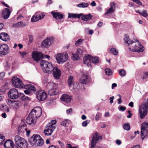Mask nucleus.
<instances>
[{
    "mask_svg": "<svg viewBox=\"0 0 148 148\" xmlns=\"http://www.w3.org/2000/svg\"><path fill=\"white\" fill-rule=\"evenodd\" d=\"M42 113L41 108L40 107H35L30 112L26 119V122L29 125H34L37 120L41 116Z\"/></svg>",
    "mask_w": 148,
    "mask_h": 148,
    "instance_id": "nucleus-1",
    "label": "nucleus"
},
{
    "mask_svg": "<svg viewBox=\"0 0 148 148\" xmlns=\"http://www.w3.org/2000/svg\"><path fill=\"white\" fill-rule=\"evenodd\" d=\"M124 40L125 42L128 45H132V48L129 47V49L134 52H142L143 51V47L140 44L139 40H135L134 41L131 40L127 35H125Z\"/></svg>",
    "mask_w": 148,
    "mask_h": 148,
    "instance_id": "nucleus-2",
    "label": "nucleus"
},
{
    "mask_svg": "<svg viewBox=\"0 0 148 148\" xmlns=\"http://www.w3.org/2000/svg\"><path fill=\"white\" fill-rule=\"evenodd\" d=\"M29 143L32 146L35 147L41 146L44 143L43 140L40 138L38 135L34 134L29 139Z\"/></svg>",
    "mask_w": 148,
    "mask_h": 148,
    "instance_id": "nucleus-3",
    "label": "nucleus"
},
{
    "mask_svg": "<svg viewBox=\"0 0 148 148\" xmlns=\"http://www.w3.org/2000/svg\"><path fill=\"white\" fill-rule=\"evenodd\" d=\"M40 64L44 71L48 73H52L53 67L52 64L47 61L42 60L40 61Z\"/></svg>",
    "mask_w": 148,
    "mask_h": 148,
    "instance_id": "nucleus-4",
    "label": "nucleus"
},
{
    "mask_svg": "<svg viewBox=\"0 0 148 148\" xmlns=\"http://www.w3.org/2000/svg\"><path fill=\"white\" fill-rule=\"evenodd\" d=\"M148 110V103L145 102L139 106V116L141 119H143L146 115Z\"/></svg>",
    "mask_w": 148,
    "mask_h": 148,
    "instance_id": "nucleus-5",
    "label": "nucleus"
},
{
    "mask_svg": "<svg viewBox=\"0 0 148 148\" xmlns=\"http://www.w3.org/2000/svg\"><path fill=\"white\" fill-rule=\"evenodd\" d=\"M56 59L58 64H62L68 60V54L66 52L58 53L56 56Z\"/></svg>",
    "mask_w": 148,
    "mask_h": 148,
    "instance_id": "nucleus-6",
    "label": "nucleus"
},
{
    "mask_svg": "<svg viewBox=\"0 0 148 148\" xmlns=\"http://www.w3.org/2000/svg\"><path fill=\"white\" fill-rule=\"evenodd\" d=\"M140 134L142 139L143 140L148 137V123L143 122L141 124Z\"/></svg>",
    "mask_w": 148,
    "mask_h": 148,
    "instance_id": "nucleus-7",
    "label": "nucleus"
},
{
    "mask_svg": "<svg viewBox=\"0 0 148 148\" xmlns=\"http://www.w3.org/2000/svg\"><path fill=\"white\" fill-rule=\"evenodd\" d=\"M15 144L21 148H26V141L23 138L18 135L16 136L14 138Z\"/></svg>",
    "mask_w": 148,
    "mask_h": 148,
    "instance_id": "nucleus-8",
    "label": "nucleus"
},
{
    "mask_svg": "<svg viewBox=\"0 0 148 148\" xmlns=\"http://www.w3.org/2000/svg\"><path fill=\"white\" fill-rule=\"evenodd\" d=\"M18 93L17 90L15 89H12L10 90L8 92V95L9 98L11 99H16L18 98L20 95L21 96V97L23 98L24 97L25 95L23 93Z\"/></svg>",
    "mask_w": 148,
    "mask_h": 148,
    "instance_id": "nucleus-9",
    "label": "nucleus"
},
{
    "mask_svg": "<svg viewBox=\"0 0 148 148\" xmlns=\"http://www.w3.org/2000/svg\"><path fill=\"white\" fill-rule=\"evenodd\" d=\"M12 82L14 86L17 88H23L24 86L22 82L16 77H14L12 78Z\"/></svg>",
    "mask_w": 148,
    "mask_h": 148,
    "instance_id": "nucleus-10",
    "label": "nucleus"
},
{
    "mask_svg": "<svg viewBox=\"0 0 148 148\" xmlns=\"http://www.w3.org/2000/svg\"><path fill=\"white\" fill-rule=\"evenodd\" d=\"M10 52L8 45L6 44L0 45V56L5 55Z\"/></svg>",
    "mask_w": 148,
    "mask_h": 148,
    "instance_id": "nucleus-11",
    "label": "nucleus"
},
{
    "mask_svg": "<svg viewBox=\"0 0 148 148\" xmlns=\"http://www.w3.org/2000/svg\"><path fill=\"white\" fill-rule=\"evenodd\" d=\"M32 57L34 60L38 62L42 58L43 54L40 52L34 51L32 53Z\"/></svg>",
    "mask_w": 148,
    "mask_h": 148,
    "instance_id": "nucleus-12",
    "label": "nucleus"
},
{
    "mask_svg": "<svg viewBox=\"0 0 148 148\" xmlns=\"http://www.w3.org/2000/svg\"><path fill=\"white\" fill-rule=\"evenodd\" d=\"M50 124L48 123L44 131L45 135L49 136L51 135L56 127H51Z\"/></svg>",
    "mask_w": 148,
    "mask_h": 148,
    "instance_id": "nucleus-13",
    "label": "nucleus"
},
{
    "mask_svg": "<svg viewBox=\"0 0 148 148\" xmlns=\"http://www.w3.org/2000/svg\"><path fill=\"white\" fill-rule=\"evenodd\" d=\"M36 98L39 101H44L47 98V93L44 90L39 91L37 92Z\"/></svg>",
    "mask_w": 148,
    "mask_h": 148,
    "instance_id": "nucleus-14",
    "label": "nucleus"
},
{
    "mask_svg": "<svg viewBox=\"0 0 148 148\" xmlns=\"http://www.w3.org/2000/svg\"><path fill=\"white\" fill-rule=\"evenodd\" d=\"M101 137L99 136V134L96 133L93 136L92 140L91 141V146L90 148H94L97 141Z\"/></svg>",
    "mask_w": 148,
    "mask_h": 148,
    "instance_id": "nucleus-15",
    "label": "nucleus"
},
{
    "mask_svg": "<svg viewBox=\"0 0 148 148\" xmlns=\"http://www.w3.org/2000/svg\"><path fill=\"white\" fill-rule=\"evenodd\" d=\"M53 75L54 77L56 79H58L61 75L60 70L56 67H54L52 71Z\"/></svg>",
    "mask_w": 148,
    "mask_h": 148,
    "instance_id": "nucleus-16",
    "label": "nucleus"
},
{
    "mask_svg": "<svg viewBox=\"0 0 148 148\" xmlns=\"http://www.w3.org/2000/svg\"><path fill=\"white\" fill-rule=\"evenodd\" d=\"M52 40V38L47 37L41 43L42 47H46L49 46L51 43V41Z\"/></svg>",
    "mask_w": 148,
    "mask_h": 148,
    "instance_id": "nucleus-17",
    "label": "nucleus"
},
{
    "mask_svg": "<svg viewBox=\"0 0 148 148\" xmlns=\"http://www.w3.org/2000/svg\"><path fill=\"white\" fill-rule=\"evenodd\" d=\"M92 56L90 55H87L83 59L84 64L89 66L91 64V60Z\"/></svg>",
    "mask_w": 148,
    "mask_h": 148,
    "instance_id": "nucleus-18",
    "label": "nucleus"
},
{
    "mask_svg": "<svg viewBox=\"0 0 148 148\" xmlns=\"http://www.w3.org/2000/svg\"><path fill=\"white\" fill-rule=\"evenodd\" d=\"M110 7L107 9L106 12L105 13V15L111 14L113 13L115 10V4L114 3H111L110 4Z\"/></svg>",
    "mask_w": 148,
    "mask_h": 148,
    "instance_id": "nucleus-19",
    "label": "nucleus"
},
{
    "mask_svg": "<svg viewBox=\"0 0 148 148\" xmlns=\"http://www.w3.org/2000/svg\"><path fill=\"white\" fill-rule=\"evenodd\" d=\"M10 14V12L9 10L7 8H5L3 11L2 15L5 19H7L9 17Z\"/></svg>",
    "mask_w": 148,
    "mask_h": 148,
    "instance_id": "nucleus-20",
    "label": "nucleus"
},
{
    "mask_svg": "<svg viewBox=\"0 0 148 148\" xmlns=\"http://www.w3.org/2000/svg\"><path fill=\"white\" fill-rule=\"evenodd\" d=\"M0 38L4 41H7L9 40L8 34L6 33H1L0 34Z\"/></svg>",
    "mask_w": 148,
    "mask_h": 148,
    "instance_id": "nucleus-21",
    "label": "nucleus"
},
{
    "mask_svg": "<svg viewBox=\"0 0 148 148\" xmlns=\"http://www.w3.org/2000/svg\"><path fill=\"white\" fill-rule=\"evenodd\" d=\"M62 101L64 102L68 103L70 102L71 101V98L69 95L64 94L62 95L60 98Z\"/></svg>",
    "mask_w": 148,
    "mask_h": 148,
    "instance_id": "nucleus-22",
    "label": "nucleus"
},
{
    "mask_svg": "<svg viewBox=\"0 0 148 148\" xmlns=\"http://www.w3.org/2000/svg\"><path fill=\"white\" fill-rule=\"evenodd\" d=\"M60 92L58 88H53L48 90V94L49 95H53L57 94Z\"/></svg>",
    "mask_w": 148,
    "mask_h": 148,
    "instance_id": "nucleus-23",
    "label": "nucleus"
},
{
    "mask_svg": "<svg viewBox=\"0 0 148 148\" xmlns=\"http://www.w3.org/2000/svg\"><path fill=\"white\" fill-rule=\"evenodd\" d=\"M13 145V143L10 140H7L4 143V146L5 148H12Z\"/></svg>",
    "mask_w": 148,
    "mask_h": 148,
    "instance_id": "nucleus-24",
    "label": "nucleus"
},
{
    "mask_svg": "<svg viewBox=\"0 0 148 148\" xmlns=\"http://www.w3.org/2000/svg\"><path fill=\"white\" fill-rule=\"evenodd\" d=\"M27 23L25 22H23L22 21H20L17 23L14 24L13 26L14 27H24L27 25Z\"/></svg>",
    "mask_w": 148,
    "mask_h": 148,
    "instance_id": "nucleus-25",
    "label": "nucleus"
},
{
    "mask_svg": "<svg viewBox=\"0 0 148 148\" xmlns=\"http://www.w3.org/2000/svg\"><path fill=\"white\" fill-rule=\"evenodd\" d=\"M10 102V105L11 108L13 109H17L18 107L19 102L17 101H9V103Z\"/></svg>",
    "mask_w": 148,
    "mask_h": 148,
    "instance_id": "nucleus-26",
    "label": "nucleus"
},
{
    "mask_svg": "<svg viewBox=\"0 0 148 148\" xmlns=\"http://www.w3.org/2000/svg\"><path fill=\"white\" fill-rule=\"evenodd\" d=\"M27 128L26 127V125H23L21 126L20 127L18 128V130L19 131H21V132H27V136L29 135L30 131V130H27Z\"/></svg>",
    "mask_w": 148,
    "mask_h": 148,
    "instance_id": "nucleus-27",
    "label": "nucleus"
},
{
    "mask_svg": "<svg viewBox=\"0 0 148 148\" xmlns=\"http://www.w3.org/2000/svg\"><path fill=\"white\" fill-rule=\"evenodd\" d=\"M51 13L53 17L56 19H61L63 17L62 14L58 12H54L53 11L51 12Z\"/></svg>",
    "mask_w": 148,
    "mask_h": 148,
    "instance_id": "nucleus-28",
    "label": "nucleus"
},
{
    "mask_svg": "<svg viewBox=\"0 0 148 148\" xmlns=\"http://www.w3.org/2000/svg\"><path fill=\"white\" fill-rule=\"evenodd\" d=\"M24 86L25 88L27 90L34 92L36 91V88L35 87L34 85L32 84H27L24 86Z\"/></svg>",
    "mask_w": 148,
    "mask_h": 148,
    "instance_id": "nucleus-29",
    "label": "nucleus"
},
{
    "mask_svg": "<svg viewBox=\"0 0 148 148\" xmlns=\"http://www.w3.org/2000/svg\"><path fill=\"white\" fill-rule=\"evenodd\" d=\"M82 14H76L73 13H69L68 18H80L82 15Z\"/></svg>",
    "mask_w": 148,
    "mask_h": 148,
    "instance_id": "nucleus-30",
    "label": "nucleus"
},
{
    "mask_svg": "<svg viewBox=\"0 0 148 148\" xmlns=\"http://www.w3.org/2000/svg\"><path fill=\"white\" fill-rule=\"evenodd\" d=\"M88 76L87 75L83 74L80 79V81L82 84H86L87 83Z\"/></svg>",
    "mask_w": 148,
    "mask_h": 148,
    "instance_id": "nucleus-31",
    "label": "nucleus"
},
{
    "mask_svg": "<svg viewBox=\"0 0 148 148\" xmlns=\"http://www.w3.org/2000/svg\"><path fill=\"white\" fill-rule=\"evenodd\" d=\"M82 20L85 21H87L88 20L90 19L92 17V16L90 14L84 15L81 16Z\"/></svg>",
    "mask_w": 148,
    "mask_h": 148,
    "instance_id": "nucleus-32",
    "label": "nucleus"
},
{
    "mask_svg": "<svg viewBox=\"0 0 148 148\" xmlns=\"http://www.w3.org/2000/svg\"><path fill=\"white\" fill-rule=\"evenodd\" d=\"M68 83L70 86H72L73 84L75 83L74 82L73 77L72 76H69L68 79Z\"/></svg>",
    "mask_w": 148,
    "mask_h": 148,
    "instance_id": "nucleus-33",
    "label": "nucleus"
},
{
    "mask_svg": "<svg viewBox=\"0 0 148 148\" xmlns=\"http://www.w3.org/2000/svg\"><path fill=\"white\" fill-rule=\"evenodd\" d=\"M69 123V121L65 119L61 123V125L65 127H67L68 126Z\"/></svg>",
    "mask_w": 148,
    "mask_h": 148,
    "instance_id": "nucleus-34",
    "label": "nucleus"
},
{
    "mask_svg": "<svg viewBox=\"0 0 148 148\" xmlns=\"http://www.w3.org/2000/svg\"><path fill=\"white\" fill-rule=\"evenodd\" d=\"M89 5L87 3L83 2L80 4H77V6L80 8H85L88 7Z\"/></svg>",
    "mask_w": 148,
    "mask_h": 148,
    "instance_id": "nucleus-35",
    "label": "nucleus"
},
{
    "mask_svg": "<svg viewBox=\"0 0 148 148\" xmlns=\"http://www.w3.org/2000/svg\"><path fill=\"white\" fill-rule=\"evenodd\" d=\"M84 51L83 50L79 49L77 50L76 53L79 57H81L82 55L84 54Z\"/></svg>",
    "mask_w": 148,
    "mask_h": 148,
    "instance_id": "nucleus-36",
    "label": "nucleus"
},
{
    "mask_svg": "<svg viewBox=\"0 0 148 148\" xmlns=\"http://www.w3.org/2000/svg\"><path fill=\"white\" fill-rule=\"evenodd\" d=\"M1 109L2 110L6 111L8 112L9 111V109L8 106L6 105H1Z\"/></svg>",
    "mask_w": 148,
    "mask_h": 148,
    "instance_id": "nucleus-37",
    "label": "nucleus"
},
{
    "mask_svg": "<svg viewBox=\"0 0 148 148\" xmlns=\"http://www.w3.org/2000/svg\"><path fill=\"white\" fill-rule=\"evenodd\" d=\"M123 128L126 130L128 131L130 129V124L129 123H125L123 126Z\"/></svg>",
    "mask_w": 148,
    "mask_h": 148,
    "instance_id": "nucleus-38",
    "label": "nucleus"
},
{
    "mask_svg": "<svg viewBox=\"0 0 148 148\" xmlns=\"http://www.w3.org/2000/svg\"><path fill=\"white\" fill-rule=\"evenodd\" d=\"M91 59H92V62L93 63H97L99 62V59L97 57H92V56Z\"/></svg>",
    "mask_w": 148,
    "mask_h": 148,
    "instance_id": "nucleus-39",
    "label": "nucleus"
},
{
    "mask_svg": "<svg viewBox=\"0 0 148 148\" xmlns=\"http://www.w3.org/2000/svg\"><path fill=\"white\" fill-rule=\"evenodd\" d=\"M72 86H73V88L75 90H77L79 88V86L78 85V84L76 82L74 83Z\"/></svg>",
    "mask_w": 148,
    "mask_h": 148,
    "instance_id": "nucleus-40",
    "label": "nucleus"
},
{
    "mask_svg": "<svg viewBox=\"0 0 148 148\" xmlns=\"http://www.w3.org/2000/svg\"><path fill=\"white\" fill-rule=\"evenodd\" d=\"M79 56L77 55V53H76V54H72V59L74 60H78L79 59Z\"/></svg>",
    "mask_w": 148,
    "mask_h": 148,
    "instance_id": "nucleus-41",
    "label": "nucleus"
},
{
    "mask_svg": "<svg viewBox=\"0 0 148 148\" xmlns=\"http://www.w3.org/2000/svg\"><path fill=\"white\" fill-rule=\"evenodd\" d=\"M110 51L115 55H116L118 53V51L114 48H112L111 49Z\"/></svg>",
    "mask_w": 148,
    "mask_h": 148,
    "instance_id": "nucleus-42",
    "label": "nucleus"
},
{
    "mask_svg": "<svg viewBox=\"0 0 148 148\" xmlns=\"http://www.w3.org/2000/svg\"><path fill=\"white\" fill-rule=\"evenodd\" d=\"M105 71L106 74L108 75H110L112 73V70L109 69H106Z\"/></svg>",
    "mask_w": 148,
    "mask_h": 148,
    "instance_id": "nucleus-43",
    "label": "nucleus"
},
{
    "mask_svg": "<svg viewBox=\"0 0 148 148\" xmlns=\"http://www.w3.org/2000/svg\"><path fill=\"white\" fill-rule=\"evenodd\" d=\"M39 18L35 14L31 18V21L32 22H35L39 20Z\"/></svg>",
    "mask_w": 148,
    "mask_h": 148,
    "instance_id": "nucleus-44",
    "label": "nucleus"
},
{
    "mask_svg": "<svg viewBox=\"0 0 148 148\" xmlns=\"http://www.w3.org/2000/svg\"><path fill=\"white\" fill-rule=\"evenodd\" d=\"M120 75L121 76H124L125 75V72L124 69H121L119 71Z\"/></svg>",
    "mask_w": 148,
    "mask_h": 148,
    "instance_id": "nucleus-45",
    "label": "nucleus"
},
{
    "mask_svg": "<svg viewBox=\"0 0 148 148\" xmlns=\"http://www.w3.org/2000/svg\"><path fill=\"white\" fill-rule=\"evenodd\" d=\"M101 116V114L100 113L98 112L97 113L95 116V120L97 121L100 119Z\"/></svg>",
    "mask_w": 148,
    "mask_h": 148,
    "instance_id": "nucleus-46",
    "label": "nucleus"
},
{
    "mask_svg": "<svg viewBox=\"0 0 148 148\" xmlns=\"http://www.w3.org/2000/svg\"><path fill=\"white\" fill-rule=\"evenodd\" d=\"M148 77V71L145 72L143 73L142 78L143 79H145Z\"/></svg>",
    "mask_w": 148,
    "mask_h": 148,
    "instance_id": "nucleus-47",
    "label": "nucleus"
},
{
    "mask_svg": "<svg viewBox=\"0 0 148 148\" xmlns=\"http://www.w3.org/2000/svg\"><path fill=\"white\" fill-rule=\"evenodd\" d=\"M5 137L2 135H0V145L5 140Z\"/></svg>",
    "mask_w": 148,
    "mask_h": 148,
    "instance_id": "nucleus-48",
    "label": "nucleus"
},
{
    "mask_svg": "<svg viewBox=\"0 0 148 148\" xmlns=\"http://www.w3.org/2000/svg\"><path fill=\"white\" fill-rule=\"evenodd\" d=\"M83 40H82L81 39H79L78 40L75 42V45L77 46H78L81 44Z\"/></svg>",
    "mask_w": 148,
    "mask_h": 148,
    "instance_id": "nucleus-49",
    "label": "nucleus"
},
{
    "mask_svg": "<svg viewBox=\"0 0 148 148\" xmlns=\"http://www.w3.org/2000/svg\"><path fill=\"white\" fill-rule=\"evenodd\" d=\"M56 123V120H52L50 122H49L48 123L50 124V125L51 127H55L54 126Z\"/></svg>",
    "mask_w": 148,
    "mask_h": 148,
    "instance_id": "nucleus-50",
    "label": "nucleus"
},
{
    "mask_svg": "<svg viewBox=\"0 0 148 148\" xmlns=\"http://www.w3.org/2000/svg\"><path fill=\"white\" fill-rule=\"evenodd\" d=\"M141 15L143 16L144 17H146L148 16V14L147 13V11H144L141 13Z\"/></svg>",
    "mask_w": 148,
    "mask_h": 148,
    "instance_id": "nucleus-51",
    "label": "nucleus"
},
{
    "mask_svg": "<svg viewBox=\"0 0 148 148\" xmlns=\"http://www.w3.org/2000/svg\"><path fill=\"white\" fill-rule=\"evenodd\" d=\"M89 123V122L88 120H86L84 121L82 123V125L84 127H86L87 125V124Z\"/></svg>",
    "mask_w": 148,
    "mask_h": 148,
    "instance_id": "nucleus-52",
    "label": "nucleus"
},
{
    "mask_svg": "<svg viewBox=\"0 0 148 148\" xmlns=\"http://www.w3.org/2000/svg\"><path fill=\"white\" fill-rule=\"evenodd\" d=\"M45 15L44 14H42L39 12V20H40L42 19L44 16H45Z\"/></svg>",
    "mask_w": 148,
    "mask_h": 148,
    "instance_id": "nucleus-53",
    "label": "nucleus"
},
{
    "mask_svg": "<svg viewBox=\"0 0 148 148\" xmlns=\"http://www.w3.org/2000/svg\"><path fill=\"white\" fill-rule=\"evenodd\" d=\"M19 53H20V55L23 58L27 54V53L25 51H23L22 52L21 51H19Z\"/></svg>",
    "mask_w": 148,
    "mask_h": 148,
    "instance_id": "nucleus-54",
    "label": "nucleus"
},
{
    "mask_svg": "<svg viewBox=\"0 0 148 148\" xmlns=\"http://www.w3.org/2000/svg\"><path fill=\"white\" fill-rule=\"evenodd\" d=\"M58 143L60 145L61 148H64L65 146L63 143H62L61 141L59 140L58 141Z\"/></svg>",
    "mask_w": 148,
    "mask_h": 148,
    "instance_id": "nucleus-55",
    "label": "nucleus"
},
{
    "mask_svg": "<svg viewBox=\"0 0 148 148\" xmlns=\"http://www.w3.org/2000/svg\"><path fill=\"white\" fill-rule=\"evenodd\" d=\"M132 1L139 5H141L142 2L139 0H132Z\"/></svg>",
    "mask_w": 148,
    "mask_h": 148,
    "instance_id": "nucleus-56",
    "label": "nucleus"
},
{
    "mask_svg": "<svg viewBox=\"0 0 148 148\" xmlns=\"http://www.w3.org/2000/svg\"><path fill=\"white\" fill-rule=\"evenodd\" d=\"M5 73L4 72H1L0 73V80L3 79L4 77Z\"/></svg>",
    "mask_w": 148,
    "mask_h": 148,
    "instance_id": "nucleus-57",
    "label": "nucleus"
},
{
    "mask_svg": "<svg viewBox=\"0 0 148 148\" xmlns=\"http://www.w3.org/2000/svg\"><path fill=\"white\" fill-rule=\"evenodd\" d=\"M126 109V108L125 107L122 106L119 108V110L120 111H124Z\"/></svg>",
    "mask_w": 148,
    "mask_h": 148,
    "instance_id": "nucleus-58",
    "label": "nucleus"
},
{
    "mask_svg": "<svg viewBox=\"0 0 148 148\" xmlns=\"http://www.w3.org/2000/svg\"><path fill=\"white\" fill-rule=\"evenodd\" d=\"M118 96L119 97V98L118 100V103L119 104L122 102V101H121L122 97L121 96L119 95H118Z\"/></svg>",
    "mask_w": 148,
    "mask_h": 148,
    "instance_id": "nucleus-59",
    "label": "nucleus"
},
{
    "mask_svg": "<svg viewBox=\"0 0 148 148\" xmlns=\"http://www.w3.org/2000/svg\"><path fill=\"white\" fill-rule=\"evenodd\" d=\"M72 111V109L71 108H70L66 110V113L68 114H71Z\"/></svg>",
    "mask_w": 148,
    "mask_h": 148,
    "instance_id": "nucleus-60",
    "label": "nucleus"
},
{
    "mask_svg": "<svg viewBox=\"0 0 148 148\" xmlns=\"http://www.w3.org/2000/svg\"><path fill=\"white\" fill-rule=\"evenodd\" d=\"M116 143L118 145H120L121 143V142L119 140H117L116 141Z\"/></svg>",
    "mask_w": 148,
    "mask_h": 148,
    "instance_id": "nucleus-61",
    "label": "nucleus"
},
{
    "mask_svg": "<svg viewBox=\"0 0 148 148\" xmlns=\"http://www.w3.org/2000/svg\"><path fill=\"white\" fill-rule=\"evenodd\" d=\"M50 58V56L47 55H43V57L42 58H47L49 59Z\"/></svg>",
    "mask_w": 148,
    "mask_h": 148,
    "instance_id": "nucleus-62",
    "label": "nucleus"
},
{
    "mask_svg": "<svg viewBox=\"0 0 148 148\" xmlns=\"http://www.w3.org/2000/svg\"><path fill=\"white\" fill-rule=\"evenodd\" d=\"M114 99V97L112 96L111 97H110L109 98V99L110 101V103H112L113 102V99Z\"/></svg>",
    "mask_w": 148,
    "mask_h": 148,
    "instance_id": "nucleus-63",
    "label": "nucleus"
},
{
    "mask_svg": "<svg viewBox=\"0 0 148 148\" xmlns=\"http://www.w3.org/2000/svg\"><path fill=\"white\" fill-rule=\"evenodd\" d=\"M53 85V83H48L47 85V86L49 88H50L51 86H52Z\"/></svg>",
    "mask_w": 148,
    "mask_h": 148,
    "instance_id": "nucleus-64",
    "label": "nucleus"
}]
</instances>
